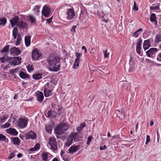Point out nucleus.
I'll list each match as a JSON object with an SVG mask.
<instances>
[{
	"label": "nucleus",
	"instance_id": "obj_1",
	"mask_svg": "<svg viewBox=\"0 0 161 161\" xmlns=\"http://www.w3.org/2000/svg\"><path fill=\"white\" fill-rule=\"evenodd\" d=\"M61 58L57 56L50 55L47 58L49 70L53 72H57L60 70V65L59 62Z\"/></svg>",
	"mask_w": 161,
	"mask_h": 161
},
{
	"label": "nucleus",
	"instance_id": "obj_2",
	"mask_svg": "<svg viewBox=\"0 0 161 161\" xmlns=\"http://www.w3.org/2000/svg\"><path fill=\"white\" fill-rule=\"evenodd\" d=\"M69 128L68 124L65 123H61L57 126L55 129L56 134L60 135L63 133L64 131H66Z\"/></svg>",
	"mask_w": 161,
	"mask_h": 161
},
{
	"label": "nucleus",
	"instance_id": "obj_3",
	"mask_svg": "<svg viewBox=\"0 0 161 161\" xmlns=\"http://www.w3.org/2000/svg\"><path fill=\"white\" fill-rule=\"evenodd\" d=\"M42 53L38 49L36 48L33 49L31 54V58L33 61H36L42 56Z\"/></svg>",
	"mask_w": 161,
	"mask_h": 161
},
{
	"label": "nucleus",
	"instance_id": "obj_4",
	"mask_svg": "<svg viewBox=\"0 0 161 161\" xmlns=\"http://www.w3.org/2000/svg\"><path fill=\"white\" fill-rule=\"evenodd\" d=\"M47 118H48L51 119H52L53 118H55L57 115V112L55 108H53L48 110L47 114H45Z\"/></svg>",
	"mask_w": 161,
	"mask_h": 161
},
{
	"label": "nucleus",
	"instance_id": "obj_5",
	"mask_svg": "<svg viewBox=\"0 0 161 161\" xmlns=\"http://www.w3.org/2000/svg\"><path fill=\"white\" fill-rule=\"evenodd\" d=\"M28 120L25 118H19L18 119L17 125L20 128L26 127L28 124Z\"/></svg>",
	"mask_w": 161,
	"mask_h": 161
},
{
	"label": "nucleus",
	"instance_id": "obj_6",
	"mask_svg": "<svg viewBox=\"0 0 161 161\" xmlns=\"http://www.w3.org/2000/svg\"><path fill=\"white\" fill-rule=\"evenodd\" d=\"M153 40L152 38H149L144 41L143 47L145 51H146L150 47L151 44L152 46H153L155 44L153 43Z\"/></svg>",
	"mask_w": 161,
	"mask_h": 161
},
{
	"label": "nucleus",
	"instance_id": "obj_7",
	"mask_svg": "<svg viewBox=\"0 0 161 161\" xmlns=\"http://www.w3.org/2000/svg\"><path fill=\"white\" fill-rule=\"evenodd\" d=\"M49 144L51 147V148L54 151L57 149V144L56 139L54 137L50 138L48 142Z\"/></svg>",
	"mask_w": 161,
	"mask_h": 161
},
{
	"label": "nucleus",
	"instance_id": "obj_8",
	"mask_svg": "<svg viewBox=\"0 0 161 161\" xmlns=\"http://www.w3.org/2000/svg\"><path fill=\"white\" fill-rule=\"evenodd\" d=\"M51 8L47 5L43 6L42 11V14L45 17H47L51 14Z\"/></svg>",
	"mask_w": 161,
	"mask_h": 161
},
{
	"label": "nucleus",
	"instance_id": "obj_9",
	"mask_svg": "<svg viewBox=\"0 0 161 161\" xmlns=\"http://www.w3.org/2000/svg\"><path fill=\"white\" fill-rule=\"evenodd\" d=\"M66 18L68 20H70L73 18L75 15V12L74 11L73 8L72 7L69 9H67V12H66Z\"/></svg>",
	"mask_w": 161,
	"mask_h": 161
},
{
	"label": "nucleus",
	"instance_id": "obj_10",
	"mask_svg": "<svg viewBox=\"0 0 161 161\" xmlns=\"http://www.w3.org/2000/svg\"><path fill=\"white\" fill-rule=\"evenodd\" d=\"M22 58L19 57H14L13 58L11 57V61L9 62V64L11 65H16L20 64L21 62V60Z\"/></svg>",
	"mask_w": 161,
	"mask_h": 161
},
{
	"label": "nucleus",
	"instance_id": "obj_11",
	"mask_svg": "<svg viewBox=\"0 0 161 161\" xmlns=\"http://www.w3.org/2000/svg\"><path fill=\"white\" fill-rule=\"evenodd\" d=\"M25 137L26 139L33 140L36 139L37 136L36 133L32 131H31L26 134Z\"/></svg>",
	"mask_w": 161,
	"mask_h": 161
},
{
	"label": "nucleus",
	"instance_id": "obj_12",
	"mask_svg": "<svg viewBox=\"0 0 161 161\" xmlns=\"http://www.w3.org/2000/svg\"><path fill=\"white\" fill-rule=\"evenodd\" d=\"M157 49L155 48H151L146 52L147 56L149 57H153L157 53Z\"/></svg>",
	"mask_w": 161,
	"mask_h": 161
},
{
	"label": "nucleus",
	"instance_id": "obj_13",
	"mask_svg": "<svg viewBox=\"0 0 161 161\" xmlns=\"http://www.w3.org/2000/svg\"><path fill=\"white\" fill-rule=\"evenodd\" d=\"M10 51L11 54H13L16 56L20 54L21 53L20 50L16 47L11 48Z\"/></svg>",
	"mask_w": 161,
	"mask_h": 161
},
{
	"label": "nucleus",
	"instance_id": "obj_14",
	"mask_svg": "<svg viewBox=\"0 0 161 161\" xmlns=\"http://www.w3.org/2000/svg\"><path fill=\"white\" fill-rule=\"evenodd\" d=\"M19 20V17L18 16L15 15L14 17L12 18L10 21L12 26L14 27L18 23Z\"/></svg>",
	"mask_w": 161,
	"mask_h": 161
},
{
	"label": "nucleus",
	"instance_id": "obj_15",
	"mask_svg": "<svg viewBox=\"0 0 161 161\" xmlns=\"http://www.w3.org/2000/svg\"><path fill=\"white\" fill-rule=\"evenodd\" d=\"M80 146L79 145L77 146H72L70 147L67 151H69V153L73 154V153L75 152L79 149Z\"/></svg>",
	"mask_w": 161,
	"mask_h": 161
},
{
	"label": "nucleus",
	"instance_id": "obj_16",
	"mask_svg": "<svg viewBox=\"0 0 161 161\" xmlns=\"http://www.w3.org/2000/svg\"><path fill=\"white\" fill-rule=\"evenodd\" d=\"M6 131L7 133L13 136H16L18 134V132L14 128H10L7 129Z\"/></svg>",
	"mask_w": 161,
	"mask_h": 161
},
{
	"label": "nucleus",
	"instance_id": "obj_17",
	"mask_svg": "<svg viewBox=\"0 0 161 161\" xmlns=\"http://www.w3.org/2000/svg\"><path fill=\"white\" fill-rule=\"evenodd\" d=\"M135 65V62L132 58H130L129 61L130 68L129 69V72H131L134 70V67Z\"/></svg>",
	"mask_w": 161,
	"mask_h": 161
},
{
	"label": "nucleus",
	"instance_id": "obj_18",
	"mask_svg": "<svg viewBox=\"0 0 161 161\" xmlns=\"http://www.w3.org/2000/svg\"><path fill=\"white\" fill-rule=\"evenodd\" d=\"M37 101L41 103L43 100L44 96L42 92L38 91L37 92Z\"/></svg>",
	"mask_w": 161,
	"mask_h": 161
},
{
	"label": "nucleus",
	"instance_id": "obj_19",
	"mask_svg": "<svg viewBox=\"0 0 161 161\" xmlns=\"http://www.w3.org/2000/svg\"><path fill=\"white\" fill-rule=\"evenodd\" d=\"M54 86L53 85L50 84L48 82H47L44 86L43 88L44 90L53 91Z\"/></svg>",
	"mask_w": 161,
	"mask_h": 161
},
{
	"label": "nucleus",
	"instance_id": "obj_20",
	"mask_svg": "<svg viewBox=\"0 0 161 161\" xmlns=\"http://www.w3.org/2000/svg\"><path fill=\"white\" fill-rule=\"evenodd\" d=\"M17 25L20 29H25L27 26V24L23 21H21L18 22Z\"/></svg>",
	"mask_w": 161,
	"mask_h": 161
},
{
	"label": "nucleus",
	"instance_id": "obj_21",
	"mask_svg": "<svg viewBox=\"0 0 161 161\" xmlns=\"http://www.w3.org/2000/svg\"><path fill=\"white\" fill-rule=\"evenodd\" d=\"M74 136L71 135L70 134L69 135V137L67 139L66 142V145L68 147L72 143Z\"/></svg>",
	"mask_w": 161,
	"mask_h": 161
},
{
	"label": "nucleus",
	"instance_id": "obj_22",
	"mask_svg": "<svg viewBox=\"0 0 161 161\" xmlns=\"http://www.w3.org/2000/svg\"><path fill=\"white\" fill-rule=\"evenodd\" d=\"M157 17L156 14L154 13L152 14L150 18V21L154 23V25L157 26V21L156 20Z\"/></svg>",
	"mask_w": 161,
	"mask_h": 161
},
{
	"label": "nucleus",
	"instance_id": "obj_23",
	"mask_svg": "<svg viewBox=\"0 0 161 161\" xmlns=\"http://www.w3.org/2000/svg\"><path fill=\"white\" fill-rule=\"evenodd\" d=\"M20 77L24 79H29L30 78V76L28 74H26L23 72L21 71L19 74Z\"/></svg>",
	"mask_w": 161,
	"mask_h": 161
},
{
	"label": "nucleus",
	"instance_id": "obj_24",
	"mask_svg": "<svg viewBox=\"0 0 161 161\" xmlns=\"http://www.w3.org/2000/svg\"><path fill=\"white\" fill-rule=\"evenodd\" d=\"M9 45H7L5 46L1 50L0 53L2 54H7L9 52Z\"/></svg>",
	"mask_w": 161,
	"mask_h": 161
},
{
	"label": "nucleus",
	"instance_id": "obj_25",
	"mask_svg": "<svg viewBox=\"0 0 161 161\" xmlns=\"http://www.w3.org/2000/svg\"><path fill=\"white\" fill-rule=\"evenodd\" d=\"M11 141H13V144L15 145L18 146L19 145L20 140L18 137H13L11 138Z\"/></svg>",
	"mask_w": 161,
	"mask_h": 161
},
{
	"label": "nucleus",
	"instance_id": "obj_26",
	"mask_svg": "<svg viewBox=\"0 0 161 161\" xmlns=\"http://www.w3.org/2000/svg\"><path fill=\"white\" fill-rule=\"evenodd\" d=\"M42 74L40 73L37 72L34 74L32 75L33 78L36 80H39L42 77Z\"/></svg>",
	"mask_w": 161,
	"mask_h": 161
},
{
	"label": "nucleus",
	"instance_id": "obj_27",
	"mask_svg": "<svg viewBox=\"0 0 161 161\" xmlns=\"http://www.w3.org/2000/svg\"><path fill=\"white\" fill-rule=\"evenodd\" d=\"M25 42L26 47L29 46L31 44V36H26L25 38Z\"/></svg>",
	"mask_w": 161,
	"mask_h": 161
},
{
	"label": "nucleus",
	"instance_id": "obj_28",
	"mask_svg": "<svg viewBox=\"0 0 161 161\" xmlns=\"http://www.w3.org/2000/svg\"><path fill=\"white\" fill-rule=\"evenodd\" d=\"M27 18L29 19V20L32 23L36 24V19L34 15L31 14H29L27 16Z\"/></svg>",
	"mask_w": 161,
	"mask_h": 161
},
{
	"label": "nucleus",
	"instance_id": "obj_29",
	"mask_svg": "<svg viewBox=\"0 0 161 161\" xmlns=\"http://www.w3.org/2000/svg\"><path fill=\"white\" fill-rule=\"evenodd\" d=\"M11 57L4 56L0 58V60L2 63H5L8 61L11 60Z\"/></svg>",
	"mask_w": 161,
	"mask_h": 161
},
{
	"label": "nucleus",
	"instance_id": "obj_30",
	"mask_svg": "<svg viewBox=\"0 0 161 161\" xmlns=\"http://www.w3.org/2000/svg\"><path fill=\"white\" fill-rule=\"evenodd\" d=\"M142 31V28H139L133 33L132 36L136 38L138 37L139 35L140 34Z\"/></svg>",
	"mask_w": 161,
	"mask_h": 161
},
{
	"label": "nucleus",
	"instance_id": "obj_31",
	"mask_svg": "<svg viewBox=\"0 0 161 161\" xmlns=\"http://www.w3.org/2000/svg\"><path fill=\"white\" fill-rule=\"evenodd\" d=\"M18 31L17 28L16 27H14L12 31L13 36L14 37V39H15L16 38L17 36H18Z\"/></svg>",
	"mask_w": 161,
	"mask_h": 161
},
{
	"label": "nucleus",
	"instance_id": "obj_32",
	"mask_svg": "<svg viewBox=\"0 0 161 161\" xmlns=\"http://www.w3.org/2000/svg\"><path fill=\"white\" fill-rule=\"evenodd\" d=\"M3 141L5 142L8 143L9 142L8 139L6 136L3 134H0V142Z\"/></svg>",
	"mask_w": 161,
	"mask_h": 161
},
{
	"label": "nucleus",
	"instance_id": "obj_33",
	"mask_svg": "<svg viewBox=\"0 0 161 161\" xmlns=\"http://www.w3.org/2000/svg\"><path fill=\"white\" fill-rule=\"evenodd\" d=\"M160 42H161V33L158 34L156 35L154 41V44H157Z\"/></svg>",
	"mask_w": 161,
	"mask_h": 161
},
{
	"label": "nucleus",
	"instance_id": "obj_34",
	"mask_svg": "<svg viewBox=\"0 0 161 161\" xmlns=\"http://www.w3.org/2000/svg\"><path fill=\"white\" fill-rule=\"evenodd\" d=\"M7 22V19L5 17H0V25L4 26Z\"/></svg>",
	"mask_w": 161,
	"mask_h": 161
},
{
	"label": "nucleus",
	"instance_id": "obj_35",
	"mask_svg": "<svg viewBox=\"0 0 161 161\" xmlns=\"http://www.w3.org/2000/svg\"><path fill=\"white\" fill-rule=\"evenodd\" d=\"M86 126V123L85 122H83L81 123L79 127H77L76 128V130L77 131H80Z\"/></svg>",
	"mask_w": 161,
	"mask_h": 161
},
{
	"label": "nucleus",
	"instance_id": "obj_36",
	"mask_svg": "<svg viewBox=\"0 0 161 161\" xmlns=\"http://www.w3.org/2000/svg\"><path fill=\"white\" fill-rule=\"evenodd\" d=\"M71 135H72L73 136H74V137L73 138V139L75 141V142H79L80 141V139L79 138V133L77 132L75 133L74 134L73 133H71Z\"/></svg>",
	"mask_w": 161,
	"mask_h": 161
},
{
	"label": "nucleus",
	"instance_id": "obj_37",
	"mask_svg": "<svg viewBox=\"0 0 161 161\" xmlns=\"http://www.w3.org/2000/svg\"><path fill=\"white\" fill-rule=\"evenodd\" d=\"M40 6L38 5H36L35 8L33 9V11L34 12L35 14L36 15H38L40 12Z\"/></svg>",
	"mask_w": 161,
	"mask_h": 161
},
{
	"label": "nucleus",
	"instance_id": "obj_38",
	"mask_svg": "<svg viewBox=\"0 0 161 161\" xmlns=\"http://www.w3.org/2000/svg\"><path fill=\"white\" fill-rule=\"evenodd\" d=\"M52 91L49 90H44V95L45 97H47L52 94Z\"/></svg>",
	"mask_w": 161,
	"mask_h": 161
},
{
	"label": "nucleus",
	"instance_id": "obj_39",
	"mask_svg": "<svg viewBox=\"0 0 161 161\" xmlns=\"http://www.w3.org/2000/svg\"><path fill=\"white\" fill-rule=\"evenodd\" d=\"M42 158L43 161H49L48 159V153H43L42 154Z\"/></svg>",
	"mask_w": 161,
	"mask_h": 161
},
{
	"label": "nucleus",
	"instance_id": "obj_40",
	"mask_svg": "<svg viewBox=\"0 0 161 161\" xmlns=\"http://www.w3.org/2000/svg\"><path fill=\"white\" fill-rule=\"evenodd\" d=\"M52 129V126L51 125H46L45 126L46 131L48 132L51 133Z\"/></svg>",
	"mask_w": 161,
	"mask_h": 161
},
{
	"label": "nucleus",
	"instance_id": "obj_41",
	"mask_svg": "<svg viewBox=\"0 0 161 161\" xmlns=\"http://www.w3.org/2000/svg\"><path fill=\"white\" fill-rule=\"evenodd\" d=\"M55 109L56 111L57 110V115H58V116L60 115L63 113V110L62 109V108H60V107H58V108H55Z\"/></svg>",
	"mask_w": 161,
	"mask_h": 161
},
{
	"label": "nucleus",
	"instance_id": "obj_42",
	"mask_svg": "<svg viewBox=\"0 0 161 161\" xmlns=\"http://www.w3.org/2000/svg\"><path fill=\"white\" fill-rule=\"evenodd\" d=\"M22 38L20 35H18L17 36V40L15 42V45L18 46L20 44V42L21 41Z\"/></svg>",
	"mask_w": 161,
	"mask_h": 161
},
{
	"label": "nucleus",
	"instance_id": "obj_43",
	"mask_svg": "<svg viewBox=\"0 0 161 161\" xmlns=\"http://www.w3.org/2000/svg\"><path fill=\"white\" fill-rule=\"evenodd\" d=\"M79 60L75 59L74 63L73 68L76 69L79 66Z\"/></svg>",
	"mask_w": 161,
	"mask_h": 161
},
{
	"label": "nucleus",
	"instance_id": "obj_44",
	"mask_svg": "<svg viewBox=\"0 0 161 161\" xmlns=\"http://www.w3.org/2000/svg\"><path fill=\"white\" fill-rule=\"evenodd\" d=\"M142 48L141 47L136 46V53L139 54L140 56H142V53H141V50Z\"/></svg>",
	"mask_w": 161,
	"mask_h": 161
},
{
	"label": "nucleus",
	"instance_id": "obj_45",
	"mask_svg": "<svg viewBox=\"0 0 161 161\" xmlns=\"http://www.w3.org/2000/svg\"><path fill=\"white\" fill-rule=\"evenodd\" d=\"M8 117L6 116H3L2 118L0 119V124H2L4 122L6 119L8 118Z\"/></svg>",
	"mask_w": 161,
	"mask_h": 161
},
{
	"label": "nucleus",
	"instance_id": "obj_46",
	"mask_svg": "<svg viewBox=\"0 0 161 161\" xmlns=\"http://www.w3.org/2000/svg\"><path fill=\"white\" fill-rule=\"evenodd\" d=\"M27 69L29 72H31L34 70L33 65L29 64L27 67Z\"/></svg>",
	"mask_w": 161,
	"mask_h": 161
},
{
	"label": "nucleus",
	"instance_id": "obj_47",
	"mask_svg": "<svg viewBox=\"0 0 161 161\" xmlns=\"http://www.w3.org/2000/svg\"><path fill=\"white\" fill-rule=\"evenodd\" d=\"M142 40L141 38H139L137 40L136 44V46L141 47Z\"/></svg>",
	"mask_w": 161,
	"mask_h": 161
},
{
	"label": "nucleus",
	"instance_id": "obj_48",
	"mask_svg": "<svg viewBox=\"0 0 161 161\" xmlns=\"http://www.w3.org/2000/svg\"><path fill=\"white\" fill-rule=\"evenodd\" d=\"M11 125L10 123L6 122L5 124L1 125V127L3 128H6L9 127Z\"/></svg>",
	"mask_w": 161,
	"mask_h": 161
},
{
	"label": "nucleus",
	"instance_id": "obj_49",
	"mask_svg": "<svg viewBox=\"0 0 161 161\" xmlns=\"http://www.w3.org/2000/svg\"><path fill=\"white\" fill-rule=\"evenodd\" d=\"M159 4H160V3H158V6H153V7L151 6H150V10H158L159 8Z\"/></svg>",
	"mask_w": 161,
	"mask_h": 161
},
{
	"label": "nucleus",
	"instance_id": "obj_50",
	"mask_svg": "<svg viewBox=\"0 0 161 161\" xmlns=\"http://www.w3.org/2000/svg\"><path fill=\"white\" fill-rule=\"evenodd\" d=\"M92 138L93 137L92 136H90L87 137V141L86 144L88 145H89L90 144V142L92 141Z\"/></svg>",
	"mask_w": 161,
	"mask_h": 161
},
{
	"label": "nucleus",
	"instance_id": "obj_51",
	"mask_svg": "<svg viewBox=\"0 0 161 161\" xmlns=\"http://www.w3.org/2000/svg\"><path fill=\"white\" fill-rule=\"evenodd\" d=\"M50 84H51L52 85L53 84V86L56 85L57 82L55 80H54V79L52 78L51 79V80L50 81V83H49Z\"/></svg>",
	"mask_w": 161,
	"mask_h": 161
},
{
	"label": "nucleus",
	"instance_id": "obj_52",
	"mask_svg": "<svg viewBox=\"0 0 161 161\" xmlns=\"http://www.w3.org/2000/svg\"><path fill=\"white\" fill-rule=\"evenodd\" d=\"M82 55L79 53H76L75 54V55L76 57V58L75 59L78 60H80V56Z\"/></svg>",
	"mask_w": 161,
	"mask_h": 161
},
{
	"label": "nucleus",
	"instance_id": "obj_53",
	"mask_svg": "<svg viewBox=\"0 0 161 161\" xmlns=\"http://www.w3.org/2000/svg\"><path fill=\"white\" fill-rule=\"evenodd\" d=\"M107 50L106 49L105 51H103V52L104 54V58H106L108 57L109 53H108Z\"/></svg>",
	"mask_w": 161,
	"mask_h": 161
},
{
	"label": "nucleus",
	"instance_id": "obj_54",
	"mask_svg": "<svg viewBox=\"0 0 161 161\" xmlns=\"http://www.w3.org/2000/svg\"><path fill=\"white\" fill-rule=\"evenodd\" d=\"M132 9L134 10L137 11L138 10V8L136 6V3L135 1L134 2L133 7L132 8Z\"/></svg>",
	"mask_w": 161,
	"mask_h": 161
},
{
	"label": "nucleus",
	"instance_id": "obj_55",
	"mask_svg": "<svg viewBox=\"0 0 161 161\" xmlns=\"http://www.w3.org/2000/svg\"><path fill=\"white\" fill-rule=\"evenodd\" d=\"M150 141V136L149 135H147L146 136V140L145 142V144H147Z\"/></svg>",
	"mask_w": 161,
	"mask_h": 161
},
{
	"label": "nucleus",
	"instance_id": "obj_56",
	"mask_svg": "<svg viewBox=\"0 0 161 161\" xmlns=\"http://www.w3.org/2000/svg\"><path fill=\"white\" fill-rule=\"evenodd\" d=\"M40 145L39 144L37 143L34 147L36 151H37L40 149Z\"/></svg>",
	"mask_w": 161,
	"mask_h": 161
},
{
	"label": "nucleus",
	"instance_id": "obj_57",
	"mask_svg": "<svg viewBox=\"0 0 161 161\" xmlns=\"http://www.w3.org/2000/svg\"><path fill=\"white\" fill-rule=\"evenodd\" d=\"M15 155L14 152L11 153L10 154L9 156L8 157V158L11 159L15 156Z\"/></svg>",
	"mask_w": 161,
	"mask_h": 161
},
{
	"label": "nucleus",
	"instance_id": "obj_58",
	"mask_svg": "<svg viewBox=\"0 0 161 161\" xmlns=\"http://www.w3.org/2000/svg\"><path fill=\"white\" fill-rule=\"evenodd\" d=\"M94 98L95 96L93 95H92L89 97L88 99L90 100L91 102L94 100Z\"/></svg>",
	"mask_w": 161,
	"mask_h": 161
},
{
	"label": "nucleus",
	"instance_id": "obj_59",
	"mask_svg": "<svg viewBox=\"0 0 161 161\" xmlns=\"http://www.w3.org/2000/svg\"><path fill=\"white\" fill-rule=\"evenodd\" d=\"M107 147L106 145H104L103 147H100L99 149L100 150H105L107 149Z\"/></svg>",
	"mask_w": 161,
	"mask_h": 161
},
{
	"label": "nucleus",
	"instance_id": "obj_60",
	"mask_svg": "<svg viewBox=\"0 0 161 161\" xmlns=\"http://www.w3.org/2000/svg\"><path fill=\"white\" fill-rule=\"evenodd\" d=\"M64 161H68V158H67V155H64L63 156V157H62Z\"/></svg>",
	"mask_w": 161,
	"mask_h": 161
},
{
	"label": "nucleus",
	"instance_id": "obj_61",
	"mask_svg": "<svg viewBox=\"0 0 161 161\" xmlns=\"http://www.w3.org/2000/svg\"><path fill=\"white\" fill-rule=\"evenodd\" d=\"M53 16H52L51 18L49 19H47L46 20L47 22V23L48 24L50 23L52 21L53 19Z\"/></svg>",
	"mask_w": 161,
	"mask_h": 161
},
{
	"label": "nucleus",
	"instance_id": "obj_62",
	"mask_svg": "<svg viewBox=\"0 0 161 161\" xmlns=\"http://www.w3.org/2000/svg\"><path fill=\"white\" fill-rule=\"evenodd\" d=\"M14 72L13 69H12V70L9 71V73L11 75H16L14 74Z\"/></svg>",
	"mask_w": 161,
	"mask_h": 161
},
{
	"label": "nucleus",
	"instance_id": "obj_63",
	"mask_svg": "<svg viewBox=\"0 0 161 161\" xmlns=\"http://www.w3.org/2000/svg\"><path fill=\"white\" fill-rule=\"evenodd\" d=\"M157 59L159 61H161V53L158 55Z\"/></svg>",
	"mask_w": 161,
	"mask_h": 161
},
{
	"label": "nucleus",
	"instance_id": "obj_64",
	"mask_svg": "<svg viewBox=\"0 0 161 161\" xmlns=\"http://www.w3.org/2000/svg\"><path fill=\"white\" fill-rule=\"evenodd\" d=\"M31 158L34 161H36L37 160V159L36 158L35 155H32L31 156Z\"/></svg>",
	"mask_w": 161,
	"mask_h": 161
}]
</instances>
